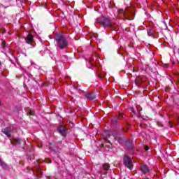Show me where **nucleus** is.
Returning a JSON list of instances; mask_svg holds the SVG:
<instances>
[{"instance_id": "9b49d317", "label": "nucleus", "mask_w": 179, "mask_h": 179, "mask_svg": "<svg viewBox=\"0 0 179 179\" xmlns=\"http://www.w3.org/2000/svg\"><path fill=\"white\" fill-rule=\"evenodd\" d=\"M43 174V171L41 169L38 168V170H36V177L40 178V176Z\"/></svg>"}, {"instance_id": "0eeeda50", "label": "nucleus", "mask_w": 179, "mask_h": 179, "mask_svg": "<svg viewBox=\"0 0 179 179\" xmlns=\"http://www.w3.org/2000/svg\"><path fill=\"white\" fill-rule=\"evenodd\" d=\"M25 41L27 44H31V43L34 41L33 35L29 34L28 36L25 38Z\"/></svg>"}, {"instance_id": "a211bd4d", "label": "nucleus", "mask_w": 179, "mask_h": 179, "mask_svg": "<svg viewBox=\"0 0 179 179\" xmlns=\"http://www.w3.org/2000/svg\"><path fill=\"white\" fill-rule=\"evenodd\" d=\"M120 12L124 16L125 15V11L124 10H121Z\"/></svg>"}, {"instance_id": "20e7f679", "label": "nucleus", "mask_w": 179, "mask_h": 179, "mask_svg": "<svg viewBox=\"0 0 179 179\" xmlns=\"http://www.w3.org/2000/svg\"><path fill=\"white\" fill-rule=\"evenodd\" d=\"M13 129V127H12V126L10 127H6L2 129V132L3 134H4V135H6L8 138H10V134H12Z\"/></svg>"}, {"instance_id": "5701e85b", "label": "nucleus", "mask_w": 179, "mask_h": 179, "mask_svg": "<svg viewBox=\"0 0 179 179\" xmlns=\"http://www.w3.org/2000/svg\"><path fill=\"white\" fill-rule=\"evenodd\" d=\"M0 104H1V101H0Z\"/></svg>"}, {"instance_id": "f8f14e48", "label": "nucleus", "mask_w": 179, "mask_h": 179, "mask_svg": "<svg viewBox=\"0 0 179 179\" xmlns=\"http://www.w3.org/2000/svg\"><path fill=\"white\" fill-rule=\"evenodd\" d=\"M102 167H103V170H106L107 171L110 169V164H104Z\"/></svg>"}, {"instance_id": "aec40b11", "label": "nucleus", "mask_w": 179, "mask_h": 179, "mask_svg": "<svg viewBox=\"0 0 179 179\" xmlns=\"http://www.w3.org/2000/svg\"><path fill=\"white\" fill-rule=\"evenodd\" d=\"M145 150H149V147L145 146Z\"/></svg>"}, {"instance_id": "ddd939ff", "label": "nucleus", "mask_w": 179, "mask_h": 179, "mask_svg": "<svg viewBox=\"0 0 179 179\" xmlns=\"http://www.w3.org/2000/svg\"><path fill=\"white\" fill-rule=\"evenodd\" d=\"M148 35L150 36H153V29H150L148 30Z\"/></svg>"}, {"instance_id": "f257e3e1", "label": "nucleus", "mask_w": 179, "mask_h": 179, "mask_svg": "<svg viewBox=\"0 0 179 179\" xmlns=\"http://www.w3.org/2000/svg\"><path fill=\"white\" fill-rule=\"evenodd\" d=\"M55 40L56 45L60 50H64L68 47V40H66V38L64 35L57 34L55 37Z\"/></svg>"}, {"instance_id": "7ed1b4c3", "label": "nucleus", "mask_w": 179, "mask_h": 179, "mask_svg": "<svg viewBox=\"0 0 179 179\" xmlns=\"http://www.w3.org/2000/svg\"><path fill=\"white\" fill-rule=\"evenodd\" d=\"M123 163L127 169L129 170H132V167H134V162H132V158L125 155L123 159Z\"/></svg>"}, {"instance_id": "1a4fd4ad", "label": "nucleus", "mask_w": 179, "mask_h": 179, "mask_svg": "<svg viewBox=\"0 0 179 179\" xmlns=\"http://www.w3.org/2000/svg\"><path fill=\"white\" fill-rule=\"evenodd\" d=\"M126 145L129 148V149H133L134 148V145H132V141L131 140H127L126 141Z\"/></svg>"}, {"instance_id": "423d86ee", "label": "nucleus", "mask_w": 179, "mask_h": 179, "mask_svg": "<svg viewBox=\"0 0 179 179\" xmlns=\"http://www.w3.org/2000/svg\"><path fill=\"white\" fill-rule=\"evenodd\" d=\"M140 170L143 174H148V173L150 171L149 167L146 165H141Z\"/></svg>"}, {"instance_id": "dca6fc26", "label": "nucleus", "mask_w": 179, "mask_h": 179, "mask_svg": "<svg viewBox=\"0 0 179 179\" xmlns=\"http://www.w3.org/2000/svg\"><path fill=\"white\" fill-rule=\"evenodd\" d=\"M87 65L88 66V68H91V66H92V62H90V61H87Z\"/></svg>"}, {"instance_id": "39448f33", "label": "nucleus", "mask_w": 179, "mask_h": 179, "mask_svg": "<svg viewBox=\"0 0 179 179\" xmlns=\"http://www.w3.org/2000/svg\"><path fill=\"white\" fill-rule=\"evenodd\" d=\"M58 132L61 134L62 136H66V132L68 129L64 126H60L57 128Z\"/></svg>"}, {"instance_id": "f3484780", "label": "nucleus", "mask_w": 179, "mask_h": 179, "mask_svg": "<svg viewBox=\"0 0 179 179\" xmlns=\"http://www.w3.org/2000/svg\"><path fill=\"white\" fill-rule=\"evenodd\" d=\"M29 115H34V111L30 110H29Z\"/></svg>"}, {"instance_id": "2eb2a0df", "label": "nucleus", "mask_w": 179, "mask_h": 179, "mask_svg": "<svg viewBox=\"0 0 179 179\" xmlns=\"http://www.w3.org/2000/svg\"><path fill=\"white\" fill-rule=\"evenodd\" d=\"M15 142L16 143H22V140L20 138H15Z\"/></svg>"}, {"instance_id": "412c9836", "label": "nucleus", "mask_w": 179, "mask_h": 179, "mask_svg": "<svg viewBox=\"0 0 179 179\" xmlns=\"http://www.w3.org/2000/svg\"><path fill=\"white\" fill-rule=\"evenodd\" d=\"M37 164H40V162H38V161H37Z\"/></svg>"}, {"instance_id": "f03ea898", "label": "nucleus", "mask_w": 179, "mask_h": 179, "mask_svg": "<svg viewBox=\"0 0 179 179\" xmlns=\"http://www.w3.org/2000/svg\"><path fill=\"white\" fill-rule=\"evenodd\" d=\"M96 23H99L103 27L111 29L113 25L111 24V20L106 17H101L96 19Z\"/></svg>"}, {"instance_id": "6e6552de", "label": "nucleus", "mask_w": 179, "mask_h": 179, "mask_svg": "<svg viewBox=\"0 0 179 179\" xmlns=\"http://www.w3.org/2000/svg\"><path fill=\"white\" fill-rule=\"evenodd\" d=\"M86 97H87V99H89L90 100H94V99H96V95L93 92L88 93L86 94Z\"/></svg>"}, {"instance_id": "6ab92c4d", "label": "nucleus", "mask_w": 179, "mask_h": 179, "mask_svg": "<svg viewBox=\"0 0 179 179\" xmlns=\"http://www.w3.org/2000/svg\"><path fill=\"white\" fill-rule=\"evenodd\" d=\"M113 137L115 141H118V138H117V136H115V134H113Z\"/></svg>"}, {"instance_id": "4be33fe9", "label": "nucleus", "mask_w": 179, "mask_h": 179, "mask_svg": "<svg viewBox=\"0 0 179 179\" xmlns=\"http://www.w3.org/2000/svg\"><path fill=\"white\" fill-rule=\"evenodd\" d=\"M2 65V63H1V62H0V66Z\"/></svg>"}, {"instance_id": "4468645a", "label": "nucleus", "mask_w": 179, "mask_h": 179, "mask_svg": "<svg viewBox=\"0 0 179 179\" xmlns=\"http://www.w3.org/2000/svg\"><path fill=\"white\" fill-rule=\"evenodd\" d=\"M0 166H1V167H6V164H5V162H3V160L1 159V158H0Z\"/></svg>"}, {"instance_id": "9d476101", "label": "nucleus", "mask_w": 179, "mask_h": 179, "mask_svg": "<svg viewBox=\"0 0 179 179\" xmlns=\"http://www.w3.org/2000/svg\"><path fill=\"white\" fill-rule=\"evenodd\" d=\"M111 122L112 124H113V125H117V124H118V117H115L111 120Z\"/></svg>"}]
</instances>
